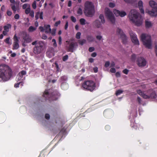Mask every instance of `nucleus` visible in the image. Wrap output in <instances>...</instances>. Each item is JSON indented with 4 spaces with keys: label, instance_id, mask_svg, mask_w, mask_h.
<instances>
[{
    "label": "nucleus",
    "instance_id": "obj_2",
    "mask_svg": "<svg viewBox=\"0 0 157 157\" xmlns=\"http://www.w3.org/2000/svg\"><path fill=\"white\" fill-rule=\"evenodd\" d=\"M129 18L130 21L137 26L141 25L142 24V19L140 13L135 9L131 10L130 12Z\"/></svg>",
    "mask_w": 157,
    "mask_h": 157
},
{
    "label": "nucleus",
    "instance_id": "obj_14",
    "mask_svg": "<svg viewBox=\"0 0 157 157\" xmlns=\"http://www.w3.org/2000/svg\"><path fill=\"white\" fill-rule=\"evenodd\" d=\"M136 63L139 66L143 67L146 65V61L144 58L140 57L138 58L136 60Z\"/></svg>",
    "mask_w": 157,
    "mask_h": 157
},
{
    "label": "nucleus",
    "instance_id": "obj_63",
    "mask_svg": "<svg viewBox=\"0 0 157 157\" xmlns=\"http://www.w3.org/2000/svg\"><path fill=\"white\" fill-rule=\"evenodd\" d=\"M105 128L106 129V130H109L110 129V126L109 125H106L105 126Z\"/></svg>",
    "mask_w": 157,
    "mask_h": 157
},
{
    "label": "nucleus",
    "instance_id": "obj_5",
    "mask_svg": "<svg viewBox=\"0 0 157 157\" xmlns=\"http://www.w3.org/2000/svg\"><path fill=\"white\" fill-rule=\"evenodd\" d=\"M33 45H35L33 48V52L36 54H40L43 50L44 46V43L41 41H39L36 40L32 43Z\"/></svg>",
    "mask_w": 157,
    "mask_h": 157
},
{
    "label": "nucleus",
    "instance_id": "obj_4",
    "mask_svg": "<svg viewBox=\"0 0 157 157\" xmlns=\"http://www.w3.org/2000/svg\"><path fill=\"white\" fill-rule=\"evenodd\" d=\"M137 93L144 98L147 99L150 98L155 99L157 98V95L155 91L152 89H150L147 91V94H145L141 90H137Z\"/></svg>",
    "mask_w": 157,
    "mask_h": 157
},
{
    "label": "nucleus",
    "instance_id": "obj_42",
    "mask_svg": "<svg viewBox=\"0 0 157 157\" xmlns=\"http://www.w3.org/2000/svg\"><path fill=\"white\" fill-rule=\"evenodd\" d=\"M52 42H53V45L54 47H56L57 46V45L56 43V40L55 39H53L52 40Z\"/></svg>",
    "mask_w": 157,
    "mask_h": 157
},
{
    "label": "nucleus",
    "instance_id": "obj_27",
    "mask_svg": "<svg viewBox=\"0 0 157 157\" xmlns=\"http://www.w3.org/2000/svg\"><path fill=\"white\" fill-rule=\"evenodd\" d=\"M99 18L101 20V22L102 24H104L105 23V20L104 18V17L102 14H101L100 15Z\"/></svg>",
    "mask_w": 157,
    "mask_h": 157
},
{
    "label": "nucleus",
    "instance_id": "obj_7",
    "mask_svg": "<svg viewBox=\"0 0 157 157\" xmlns=\"http://www.w3.org/2000/svg\"><path fill=\"white\" fill-rule=\"evenodd\" d=\"M141 40L146 48L148 49L151 48V39L150 36L143 33L141 36Z\"/></svg>",
    "mask_w": 157,
    "mask_h": 157
},
{
    "label": "nucleus",
    "instance_id": "obj_8",
    "mask_svg": "<svg viewBox=\"0 0 157 157\" xmlns=\"http://www.w3.org/2000/svg\"><path fill=\"white\" fill-rule=\"evenodd\" d=\"M149 4L152 8L151 11L146 10V12L151 16H156L157 15V4L154 1H150Z\"/></svg>",
    "mask_w": 157,
    "mask_h": 157
},
{
    "label": "nucleus",
    "instance_id": "obj_46",
    "mask_svg": "<svg viewBox=\"0 0 157 157\" xmlns=\"http://www.w3.org/2000/svg\"><path fill=\"white\" fill-rule=\"evenodd\" d=\"M51 34L52 36H55L56 34V29H52V32L51 31Z\"/></svg>",
    "mask_w": 157,
    "mask_h": 157
},
{
    "label": "nucleus",
    "instance_id": "obj_3",
    "mask_svg": "<svg viewBox=\"0 0 157 157\" xmlns=\"http://www.w3.org/2000/svg\"><path fill=\"white\" fill-rule=\"evenodd\" d=\"M84 12L87 17H92L94 12V7L91 2L87 1L86 2L84 5Z\"/></svg>",
    "mask_w": 157,
    "mask_h": 157
},
{
    "label": "nucleus",
    "instance_id": "obj_29",
    "mask_svg": "<svg viewBox=\"0 0 157 157\" xmlns=\"http://www.w3.org/2000/svg\"><path fill=\"white\" fill-rule=\"evenodd\" d=\"M77 13L79 15H81L82 14V11L81 8H78L77 11Z\"/></svg>",
    "mask_w": 157,
    "mask_h": 157
},
{
    "label": "nucleus",
    "instance_id": "obj_1",
    "mask_svg": "<svg viewBox=\"0 0 157 157\" xmlns=\"http://www.w3.org/2000/svg\"><path fill=\"white\" fill-rule=\"evenodd\" d=\"M12 75V71L8 66L0 65V82L8 80Z\"/></svg>",
    "mask_w": 157,
    "mask_h": 157
},
{
    "label": "nucleus",
    "instance_id": "obj_40",
    "mask_svg": "<svg viewBox=\"0 0 157 157\" xmlns=\"http://www.w3.org/2000/svg\"><path fill=\"white\" fill-rule=\"evenodd\" d=\"M137 100L139 105L141 104L142 100L141 98L139 97H138L137 98Z\"/></svg>",
    "mask_w": 157,
    "mask_h": 157
},
{
    "label": "nucleus",
    "instance_id": "obj_41",
    "mask_svg": "<svg viewBox=\"0 0 157 157\" xmlns=\"http://www.w3.org/2000/svg\"><path fill=\"white\" fill-rule=\"evenodd\" d=\"M68 56L67 55H66L64 56L63 58V60L64 61H65L67 60L68 59Z\"/></svg>",
    "mask_w": 157,
    "mask_h": 157
},
{
    "label": "nucleus",
    "instance_id": "obj_25",
    "mask_svg": "<svg viewBox=\"0 0 157 157\" xmlns=\"http://www.w3.org/2000/svg\"><path fill=\"white\" fill-rule=\"evenodd\" d=\"M61 87L62 89L65 90L67 88V85L65 83H62L61 84Z\"/></svg>",
    "mask_w": 157,
    "mask_h": 157
},
{
    "label": "nucleus",
    "instance_id": "obj_49",
    "mask_svg": "<svg viewBox=\"0 0 157 157\" xmlns=\"http://www.w3.org/2000/svg\"><path fill=\"white\" fill-rule=\"evenodd\" d=\"M29 15L32 18L34 17V12L33 11H31L29 13Z\"/></svg>",
    "mask_w": 157,
    "mask_h": 157
},
{
    "label": "nucleus",
    "instance_id": "obj_60",
    "mask_svg": "<svg viewBox=\"0 0 157 157\" xmlns=\"http://www.w3.org/2000/svg\"><path fill=\"white\" fill-rule=\"evenodd\" d=\"M115 75L117 77H120L121 76L120 73L118 72L116 73Z\"/></svg>",
    "mask_w": 157,
    "mask_h": 157
},
{
    "label": "nucleus",
    "instance_id": "obj_21",
    "mask_svg": "<svg viewBox=\"0 0 157 157\" xmlns=\"http://www.w3.org/2000/svg\"><path fill=\"white\" fill-rule=\"evenodd\" d=\"M138 6L139 9L140 10V12L142 13H144V11L143 8V2L141 1L140 0L138 2Z\"/></svg>",
    "mask_w": 157,
    "mask_h": 157
},
{
    "label": "nucleus",
    "instance_id": "obj_61",
    "mask_svg": "<svg viewBox=\"0 0 157 157\" xmlns=\"http://www.w3.org/2000/svg\"><path fill=\"white\" fill-rule=\"evenodd\" d=\"M45 118L48 120L49 119L50 115L48 114H46L45 115Z\"/></svg>",
    "mask_w": 157,
    "mask_h": 157
},
{
    "label": "nucleus",
    "instance_id": "obj_12",
    "mask_svg": "<svg viewBox=\"0 0 157 157\" xmlns=\"http://www.w3.org/2000/svg\"><path fill=\"white\" fill-rule=\"evenodd\" d=\"M129 34L132 42L135 44L139 45V41L136 34L132 31H130Z\"/></svg>",
    "mask_w": 157,
    "mask_h": 157
},
{
    "label": "nucleus",
    "instance_id": "obj_45",
    "mask_svg": "<svg viewBox=\"0 0 157 157\" xmlns=\"http://www.w3.org/2000/svg\"><path fill=\"white\" fill-rule=\"evenodd\" d=\"M30 9L29 8H27L25 10V13L26 14H28L30 12Z\"/></svg>",
    "mask_w": 157,
    "mask_h": 157
},
{
    "label": "nucleus",
    "instance_id": "obj_64",
    "mask_svg": "<svg viewBox=\"0 0 157 157\" xmlns=\"http://www.w3.org/2000/svg\"><path fill=\"white\" fill-rule=\"evenodd\" d=\"M42 38L43 39L45 40L47 39V36L45 34H43L42 36Z\"/></svg>",
    "mask_w": 157,
    "mask_h": 157
},
{
    "label": "nucleus",
    "instance_id": "obj_51",
    "mask_svg": "<svg viewBox=\"0 0 157 157\" xmlns=\"http://www.w3.org/2000/svg\"><path fill=\"white\" fill-rule=\"evenodd\" d=\"M128 69H125L122 72L124 74L127 75L128 74Z\"/></svg>",
    "mask_w": 157,
    "mask_h": 157
},
{
    "label": "nucleus",
    "instance_id": "obj_32",
    "mask_svg": "<svg viewBox=\"0 0 157 157\" xmlns=\"http://www.w3.org/2000/svg\"><path fill=\"white\" fill-rule=\"evenodd\" d=\"M10 38L9 37L7 38L6 39L4 40V41L7 44L11 45V43L10 42Z\"/></svg>",
    "mask_w": 157,
    "mask_h": 157
},
{
    "label": "nucleus",
    "instance_id": "obj_59",
    "mask_svg": "<svg viewBox=\"0 0 157 157\" xmlns=\"http://www.w3.org/2000/svg\"><path fill=\"white\" fill-rule=\"evenodd\" d=\"M7 14L8 16H10L12 15V12L10 10H7Z\"/></svg>",
    "mask_w": 157,
    "mask_h": 157
},
{
    "label": "nucleus",
    "instance_id": "obj_35",
    "mask_svg": "<svg viewBox=\"0 0 157 157\" xmlns=\"http://www.w3.org/2000/svg\"><path fill=\"white\" fill-rule=\"evenodd\" d=\"M86 40L85 39H83L82 40H81L79 42V44L82 45H83L85 43H86Z\"/></svg>",
    "mask_w": 157,
    "mask_h": 157
},
{
    "label": "nucleus",
    "instance_id": "obj_52",
    "mask_svg": "<svg viewBox=\"0 0 157 157\" xmlns=\"http://www.w3.org/2000/svg\"><path fill=\"white\" fill-rule=\"evenodd\" d=\"M39 29L41 32H44V27L42 26H40Z\"/></svg>",
    "mask_w": 157,
    "mask_h": 157
},
{
    "label": "nucleus",
    "instance_id": "obj_55",
    "mask_svg": "<svg viewBox=\"0 0 157 157\" xmlns=\"http://www.w3.org/2000/svg\"><path fill=\"white\" fill-rule=\"evenodd\" d=\"M116 71V69L114 68H112L110 69V71L112 73H114Z\"/></svg>",
    "mask_w": 157,
    "mask_h": 157
},
{
    "label": "nucleus",
    "instance_id": "obj_9",
    "mask_svg": "<svg viewBox=\"0 0 157 157\" xmlns=\"http://www.w3.org/2000/svg\"><path fill=\"white\" fill-rule=\"evenodd\" d=\"M50 90H46L44 92L43 96L46 100H48L49 101L56 100L58 99L57 95H56L55 92H53L51 94Z\"/></svg>",
    "mask_w": 157,
    "mask_h": 157
},
{
    "label": "nucleus",
    "instance_id": "obj_56",
    "mask_svg": "<svg viewBox=\"0 0 157 157\" xmlns=\"http://www.w3.org/2000/svg\"><path fill=\"white\" fill-rule=\"evenodd\" d=\"M62 43V38L61 36H59V44L61 45Z\"/></svg>",
    "mask_w": 157,
    "mask_h": 157
},
{
    "label": "nucleus",
    "instance_id": "obj_50",
    "mask_svg": "<svg viewBox=\"0 0 157 157\" xmlns=\"http://www.w3.org/2000/svg\"><path fill=\"white\" fill-rule=\"evenodd\" d=\"M60 23H61V21H56V22H55V24H54V26H55L57 27L60 24Z\"/></svg>",
    "mask_w": 157,
    "mask_h": 157
},
{
    "label": "nucleus",
    "instance_id": "obj_39",
    "mask_svg": "<svg viewBox=\"0 0 157 157\" xmlns=\"http://www.w3.org/2000/svg\"><path fill=\"white\" fill-rule=\"evenodd\" d=\"M67 79V78L66 76H63L61 77V79L62 81H65Z\"/></svg>",
    "mask_w": 157,
    "mask_h": 157
},
{
    "label": "nucleus",
    "instance_id": "obj_38",
    "mask_svg": "<svg viewBox=\"0 0 157 157\" xmlns=\"http://www.w3.org/2000/svg\"><path fill=\"white\" fill-rule=\"evenodd\" d=\"M71 21L75 23L76 21V18L73 16H71Z\"/></svg>",
    "mask_w": 157,
    "mask_h": 157
},
{
    "label": "nucleus",
    "instance_id": "obj_18",
    "mask_svg": "<svg viewBox=\"0 0 157 157\" xmlns=\"http://www.w3.org/2000/svg\"><path fill=\"white\" fill-rule=\"evenodd\" d=\"M26 72L24 71H22L20 72L19 74L17 75V80L18 81L20 80H21L24 75H25L26 74Z\"/></svg>",
    "mask_w": 157,
    "mask_h": 157
},
{
    "label": "nucleus",
    "instance_id": "obj_6",
    "mask_svg": "<svg viewBox=\"0 0 157 157\" xmlns=\"http://www.w3.org/2000/svg\"><path fill=\"white\" fill-rule=\"evenodd\" d=\"M82 86L84 90L92 92L95 89L96 83L92 80H85L82 84Z\"/></svg>",
    "mask_w": 157,
    "mask_h": 157
},
{
    "label": "nucleus",
    "instance_id": "obj_23",
    "mask_svg": "<svg viewBox=\"0 0 157 157\" xmlns=\"http://www.w3.org/2000/svg\"><path fill=\"white\" fill-rule=\"evenodd\" d=\"M11 25L10 24H8L3 27L4 29V30L6 31L7 32H9V29L11 28Z\"/></svg>",
    "mask_w": 157,
    "mask_h": 157
},
{
    "label": "nucleus",
    "instance_id": "obj_54",
    "mask_svg": "<svg viewBox=\"0 0 157 157\" xmlns=\"http://www.w3.org/2000/svg\"><path fill=\"white\" fill-rule=\"evenodd\" d=\"M66 130V128H63L61 130L60 132L63 134L65 132Z\"/></svg>",
    "mask_w": 157,
    "mask_h": 157
},
{
    "label": "nucleus",
    "instance_id": "obj_19",
    "mask_svg": "<svg viewBox=\"0 0 157 157\" xmlns=\"http://www.w3.org/2000/svg\"><path fill=\"white\" fill-rule=\"evenodd\" d=\"M43 12H37L36 13L35 17L36 20H37L39 18L41 19H43Z\"/></svg>",
    "mask_w": 157,
    "mask_h": 157
},
{
    "label": "nucleus",
    "instance_id": "obj_31",
    "mask_svg": "<svg viewBox=\"0 0 157 157\" xmlns=\"http://www.w3.org/2000/svg\"><path fill=\"white\" fill-rule=\"evenodd\" d=\"M123 92V91L122 90H119L116 91L115 94L116 96H118L122 93Z\"/></svg>",
    "mask_w": 157,
    "mask_h": 157
},
{
    "label": "nucleus",
    "instance_id": "obj_17",
    "mask_svg": "<svg viewBox=\"0 0 157 157\" xmlns=\"http://www.w3.org/2000/svg\"><path fill=\"white\" fill-rule=\"evenodd\" d=\"M76 46V44L74 42L71 43L69 46L67 47V51L71 52H73L74 48Z\"/></svg>",
    "mask_w": 157,
    "mask_h": 157
},
{
    "label": "nucleus",
    "instance_id": "obj_47",
    "mask_svg": "<svg viewBox=\"0 0 157 157\" xmlns=\"http://www.w3.org/2000/svg\"><path fill=\"white\" fill-rule=\"evenodd\" d=\"M125 2L129 3H133L134 0H124Z\"/></svg>",
    "mask_w": 157,
    "mask_h": 157
},
{
    "label": "nucleus",
    "instance_id": "obj_48",
    "mask_svg": "<svg viewBox=\"0 0 157 157\" xmlns=\"http://www.w3.org/2000/svg\"><path fill=\"white\" fill-rule=\"evenodd\" d=\"M115 6V4L112 2H110L109 3V6L111 8H113Z\"/></svg>",
    "mask_w": 157,
    "mask_h": 157
},
{
    "label": "nucleus",
    "instance_id": "obj_20",
    "mask_svg": "<svg viewBox=\"0 0 157 157\" xmlns=\"http://www.w3.org/2000/svg\"><path fill=\"white\" fill-rule=\"evenodd\" d=\"M51 29L50 28V25H44V32L46 33H50Z\"/></svg>",
    "mask_w": 157,
    "mask_h": 157
},
{
    "label": "nucleus",
    "instance_id": "obj_11",
    "mask_svg": "<svg viewBox=\"0 0 157 157\" xmlns=\"http://www.w3.org/2000/svg\"><path fill=\"white\" fill-rule=\"evenodd\" d=\"M117 34L120 35V37L122 40L123 43L125 44L127 42V38L122 30L118 28L117 30Z\"/></svg>",
    "mask_w": 157,
    "mask_h": 157
},
{
    "label": "nucleus",
    "instance_id": "obj_37",
    "mask_svg": "<svg viewBox=\"0 0 157 157\" xmlns=\"http://www.w3.org/2000/svg\"><path fill=\"white\" fill-rule=\"evenodd\" d=\"M81 33L80 32H78L76 35V38L77 39H79L80 38Z\"/></svg>",
    "mask_w": 157,
    "mask_h": 157
},
{
    "label": "nucleus",
    "instance_id": "obj_22",
    "mask_svg": "<svg viewBox=\"0 0 157 157\" xmlns=\"http://www.w3.org/2000/svg\"><path fill=\"white\" fill-rule=\"evenodd\" d=\"M94 24L97 28H99L101 27V24L100 21L98 20H96L94 22Z\"/></svg>",
    "mask_w": 157,
    "mask_h": 157
},
{
    "label": "nucleus",
    "instance_id": "obj_26",
    "mask_svg": "<svg viewBox=\"0 0 157 157\" xmlns=\"http://www.w3.org/2000/svg\"><path fill=\"white\" fill-rule=\"evenodd\" d=\"M36 28L32 26H31L29 28L28 30L29 32H32L36 30Z\"/></svg>",
    "mask_w": 157,
    "mask_h": 157
},
{
    "label": "nucleus",
    "instance_id": "obj_53",
    "mask_svg": "<svg viewBox=\"0 0 157 157\" xmlns=\"http://www.w3.org/2000/svg\"><path fill=\"white\" fill-rule=\"evenodd\" d=\"M94 48L93 47H90L89 48V51L90 52H92L94 50Z\"/></svg>",
    "mask_w": 157,
    "mask_h": 157
},
{
    "label": "nucleus",
    "instance_id": "obj_33",
    "mask_svg": "<svg viewBox=\"0 0 157 157\" xmlns=\"http://www.w3.org/2000/svg\"><path fill=\"white\" fill-rule=\"evenodd\" d=\"M11 9L13 11L14 13H15L16 10H17V8L16 7V6L15 5H13L11 6Z\"/></svg>",
    "mask_w": 157,
    "mask_h": 157
},
{
    "label": "nucleus",
    "instance_id": "obj_43",
    "mask_svg": "<svg viewBox=\"0 0 157 157\" xmlns=\"http://www.w3.org/2000/svg\"><path fill=\"white\" fill-rule=\"evenodd\" d=\"M21 83V85L22 86L23 84H22V82H19L18 83H17L15 84L14 85V86L15 88H17L19 87V85Z\"/></svg>",
    "mask_w": 157,
    "mask_h": 157
},
{
    "label": "nucleus",
    "instance_id": "obj_13",
    "mask_svg": "<svg viewBox=\"0 0 157 157\" xmlns=\"http://www.w3.org/2000/svg\"><path fill=\"white\" fill-rule=\"evenodd\" d=\"M13 40L14 41L13 42L12 49L13 50L17 49L19 47V40L16 34L14 36Z\"/></svg>",
    "mask_w": 157,
    "mask_h": 157
},
{
    "label": "nucleus",
    "instance_id": "obj_58",
    "mask_svg": "<svg viewBox=\"0 0 157 157\" xmlns=\"http://www.w3.org/2000/svg\"><path fill=\"white\" fill-rule=\"evenodd\" d=\"M96 38L97 40H101L102 38V36H97L96 37Z\"/></svg>",
    "mask_w": 157,
    "mask_h": 157
},
{
    "label": "nucleus",
    "instance_id": "obj_30",
    "mask_svg": "<svg viewBox=\"0 0 157 157\" xmlns=\"http://www.w3.org/2000/svg\"><path fill=\"white\" fill-rule=\"evenodd\" d=\"M145 26L146 28H149L151 26V23L150 22L146 21H145Z\"/></svg>",
    "mask_w": 157,
    "mask_h": 157
},
{
    "label": "nucleus",
    "instance_id": "obj_57",
    "mask_svg": "<svg viewBox=\"0 0 157 157\" xmlns=\"http://www.w3.org/2000/svg\"><path fill=\"white\" fill-rule=\"evenodd\" d=\"M19 17H20L19 15L18 14H16L14 16V18L16 19H19Z\"/></svg>",
    "mask_w": 157,
    "mask_h": 157
},
{
    "label": "nucleus",
    "instance_id": "obj_10",
    "mask_svg": "<svg viewBox=\"0 0 157 157\" xmlns=\"http://www.w3.org/2000/svg\"><path fill=\"white\" fill-rule=\"evenodd\" d=\"M105 14L108 19L111 22L112 24L115 23V19L113 13L108 8L105 9Z\"/></svg>",
    "mask_w": 157,
    "mask_h": 157
},
{
    "label": "nucleus",
    "instance_id": "obj_16",
    "mask_svg": "<svg viewBox=\"0 0 157 157\" xmlns=\"http://www.w3.org/2000/svg\"><path fill=\"white\" fill-rule=\"evenodd\" d=\"M113 12L116 16H120L121 17H123L126 15V13L124 11H120L119 10L114 9Z\"/></svg>",
    "mask_w": 157,
    "mask_h": 157
},
{
    "label": "nucleus",
    "instance_id": "obj_34",
    "mask_svg": "<svg viewBox=\"0 0 157 157\" xmlns=\"http://www.w3.org/2000/svg\"><path fill=\"white\" fill-rule=\"evenodd\" d=\"M136 55L134 54H132L131 57V60L132 61H135L136 58Z\"/></svg>",
    "mask_w": 157,
    "mask_h": 157
},
{
    "label": "nucleus",
    "instance_id": "obj_15",
    "mask_svg": "<svg viewBox=\"0 0 157 157\" xmlns=\"http://www.w3.org/2000/svg\"><path fill=\"white\" fill-rule=\"evenodd\" d=\"M22 38L24 40V42L26 43H29L32 41V39L31 37L26 33H23L22 34Z\"/></svg>",
    "mask_w": 157,
    "mask_h": 157
},
{
    "label": "nucleus",
    "instance_id": "obj_62",
    "mask_svg": "<svg viewBox=\"0 0 157 157\" xmlns=\"http://www.w3.org/2000/svg\"><path fill=\"white\" fill-rule=\"evenodd\" d=\"M68 27V22L67 21L65 25L64 29L65 30H67Z\"/></svg>",
    "mask_w": 157,
    "mask_h": 157
},
{
    "label": "nucleus",
    "instance_id": "obj_36",
    "mask_svg": "<svg viewBox=\"0 0 157 157\" xmlns=\"http://www.w3.org/2000/svg\"><path fill=\"white\" fill-rule=\"evenodd\" d=\"M32 7L34 9H36V1H34L32 4Z\"/></svg>",
    "mask_w": 157,
    "mask_h": 157
},
{
    "label": "nucleus",
    "instance_id": "obj_24",
    "mask_svg": "<svg viewBox=\"0 0 157 157\" xmlns=\"http://www.w3.org/2000/svg\"><path fill=\"white\" fill-rule=\"evenodd\" d=\"M86 38L89 42H91L93 41L94 39V37L91 35L87 36L86 37Z\"/></svg>",
    "mask_w": 157,
    "mask_h": 157
},
{
    "label": "nucleus",
    "instance_id": "obj_28",
    "mask_svg": "<svg viewBox=\"0 0 157 157\" xmlns=\"http://www.w3.org/2000/svg\"><path fill=\"white\" fill-rule=\"evenodd\" d=\"M80 24L82 25H84L86 24V20L84 18H81L79 20Z\"/></svg>",
    "mask_w": 157,
    "mask_h": 157
},
{
    "label": "nucleus",
    "instance_id": "obj_44",
    "mask_svg": "<svg viewBox=\"0 0 157 157\" xmlns=\"http://www.w3.org/2000/svg\"><path fill=\"white\" fill-rule=\"evenodd\" d=\"M110 65V63L109 61H106L105 64V67L106 68L108 67Z\"/></svg>",
    "mask_w": 157,
    "mask_h": 157
}]
</instances>
